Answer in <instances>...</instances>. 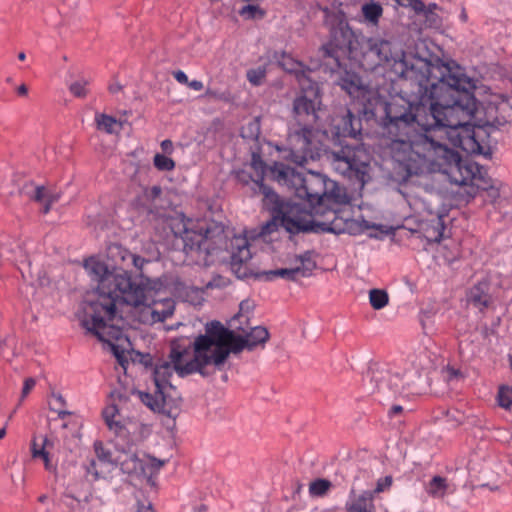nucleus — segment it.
<instances>
[{
    "label": "nucleus",
    "mask_w": 512,
    "mask_h": 512,
    "mask_svg": "<svg viewBox=\"0 0 512 512\" xmlns=\"http://www.w3.org/2000/svg\"><path fill=\"white\" fill-rule=\"evenodd\" d=\"M25 58H26V54H25L24 52H20V53L18 54V59H19L20 61L25 60Z\"/></svg>",
    "instance_id": "obj_56"
},
{
    "label": "nucleus",
    "mask_w": 512,
    "mask_h": 512,
    "mask_svg": "<svg viewBox=\"0 0 512 512\" xmlns=\"http://www.w3.org/2000/svg\"><path fill=\"white\" fill-rule=\"evenodd\" d=\"M442 216H437L425 229V237L429 242H440L444 233Z\"/></svg>",
    "instance_id": "obj_25"
},
{
    "label": "nucleus",
    "mask_w": 512,
    "mask_h": 512,
    "mask_svg": "<svg viewBox=\"0 0 512 512\" xmlns=\"http://www.w3.org/2000/svg\"><path fill=\"white\" fill-rule=\"evenodd\" d=\"M355 118L349 109L341 112L331 119L330 129L321 130L320 125L314 128L311 124L296 121L289 126L287 134V147L284 158L303 166L309 160L320 156L324 147V140L332 138L337 149L331 151L329 159L333 169L362 185L367 182L370 155L361 145L352 146L344 140L347 137L356 138L360 133V122L355 127Z\"/></svg>",
    "instance_id": "obj_6"
},
{
    "label": "nucleus",
    "mask_w": 512,
    "mask_h": 512,
    "mask_svg": "<svg viewBox=\"0 0 512 512\" xmlns=\"http://www.w3.org/2000/svg\"><path fill=\"white\" fill-rule=\"evenodd\" d=\"M154 166L161 171H171L175 167V162L168 156L156 154L154 156Z\"/></svg>",
    "instance_id": "obj_30"
},
{
    "label": "nucleus",
    "mask_w": 512,
    "mask_h": 512,
    "mask_svg": "<svg viewBox=\"0 0 512 512\" xmlns=\"http://www.w3.org/2000/svg\"><path fill=\"white\" fill-rule=\"evenodd\" d=\"M12 416H14V413H11L8 420H10L12 418Z\"/></svg>",
    "instance_id": "obj_60"
},
{
    "label": "nucleus",
    "mask_w": 512,
    "mask_h": 512,
    "mask_svg": "<svg viewBox=\"0 0 512 512\" xmlns=\"http://www.w3.org/2000/svg\"><path fill=\"white\" fill-rule=\"evenodd\" d=\"M260 134V124L258 120L249 122L242 128L241 135L243 138L256 139Z\"/></svg>",
    "instance_id": "obj_34"
},
{
    "label": "nucleus",
    "mask_w": 512,
    "mask_h": 512,
    "mask_svg": "<svg viewBox=\"0 0 512 512\" xmlns=\"http://www.w3.org/2000/svg\"><path fill=\"white\" fill-rule=\"evenodd\" d=\"M460 19L465 22L467 20V14L465 12V10L463 9L461 14H460Z\"/></svg>",
    "instance_id": "obj_53"
},
{
    "label": "nucleus",
    "mask_w": 512,
    "mask_h": 512,
    "mask_svg": "<svg viewBox=\"0 0 512 512\" xmlns=\"http://www.w3.org/2000/svg\"><path fill=\"white\" fill-rule=\"evenodd\" d=\"M275 58L285 71L294 73L299 86L303 89H306L307 80H311L308 77V72H310V69H305L302 62L295 60L292 56L284 52L281 53L279 57L277 54H275Z\"/></svg>",
    "instance_id": "obj_16"
},
{
    "label": "nucleus",
    "mask_w": 512,
    "mask_h": 512,
    "mask_svg": "<svg viewBox=\"0 0 512 512\" xmlns=\"http://www.w3.org/2000/svg\"><path fill=\"white\" fill-rule=\"evenodd\" d=\"M36 382L33 378H27L25 381H24V385H23V388H22V397H26L29 392L34 388Z\"/></svg>",
    "instance_id": "obj_39"
},
{
    "label": "nucleus",
    "mask_w": 512,
    "mask_h": 512,
    "mask_svg": "<svg viewBox=\"0 0 512 512\" xmlns=\"http://www.w3.org/2000/svg\"><path fill=\"white\" fill-rule=\"evenodd\" d=\"M48 499V496L47 495H41L39 498H38V501L40 503H45Z\"/></svg>",
    "instance_id": "obj_54"
},
{
    "label": "nucleus",
    "mask_w": 512,
    "mask_h": 512,
    "mask_svg": "<svg viewBox=\"0 0 512 512\" xmlns=\"http://www.w3.org/2000/svg\"><path fill=\"white\" fill-rule=\"evenodd\" d=\"M187 86L189 88H191L192 90H195V91H200V90H202L204 88V84L200 80L189 81Z\"/></svg>",
    "instance_id": "obj_43"
},
{
    "label": "nucleus",
    "mask_w": 512,
    "mask_h": 512,
    "mask_svg": "<svg viewBox=\"0 0 512 512\" xmlns=\"http://www.w3.org/2000/svg\"><path fill=\"white\" fill-rule=\"evenodd\" d=\"M345 506L348 512H373V493L364 491L357 495L352 489Z\"/></svg>",
    "instance_id": "obj_18"
},
{
    "label": "nucleus",
    "mask_w": 512,
    "mask_h": 512,
    "mask_svg": "<svg viewBox=\"0 0 512 512\" xmlns=\"http://www.w3.org/2000/svg\"><path fill=\"white\" fill-rule=\"evenodd\" d=\"M402 410H403L402 406L394 405L389 410V416H391V417L396 416L397 414L401 413Z\"/></svg>",
    "instance_id": "obj_47"
},
{
    "label": "nucleus",
    "mask_w": 512,
    "mask_h": 512,
    "mask_svg": "<svg viewBox=\"0 0 512 512\" xmlns=\"http://www.w3.org/2000/svg\"><path fill=\"white\" fill-rule=\"evenodd\" d=\"M102 415L108 428L114 431L118 439L113 451L106 450L100 442L94 444L98 462L119 466L124 474L146 479L153 485L152 479L164 466L165 461L145 454L139 456L135 440L129 438L130 434L137 430L138 424L124 419L116 404L106 406Z\"/></svg>",
    "instance_id": "obj_8"
},
{
    "label": "nucleus",
    "mask_w": 512,
    "mask_h": 512,
    "mask_svg": "<svg viewBox=\"0 0 512 512\" xmlns=\"http://www.w3.org/2000/svg\"><path fill=\"white\" fill-rule=\"evenodd\" d=\"M0 257L4 258L7 261H12L16 263H27L30 266V261L28 259L27 253L19 241H13L10 244V247L1 246L0 247Z\"/></svg>",
    "instance_id": "obj_22"
},
{
    "label": "nucleus",
    "mask_w": 512,
    "mask_h": 512,
    "mask_svg": "<svg viewBox=\"0 0 512 512\" xmlns=\"http://www.w3.org/2000/svg\"><path fill=\"white\" fill-rule=\"evenodd\" d=\"M173 77L175 78V80L177 82H179L180 84H184V85H187L188 82H189V79L186 75V73L182 70H177V71H174L173 72Z\"/></svg>",
    "instance_id": "obj_41"
},
{
    "label": "nucleus",
    "mask_w": 512,
    "mask_h": 512,
    "mask_svg": "<svg viewBox=\"0 0 512 512\" xmlns=\"http://www.w3.org/2000/svg\"><path fill=\"white\" fill-rule=\"evenodd\" d=\"M87 80H79L72 83L69 87L70 92L76 97H85L87 95Z\"/></svg>",
    "instance_id": "obj_35"
},
{
    "label": "nucleus",
    "mask_w": 512,
    "mask_h": 512,
    "mask_svg": "<svg viewBox=\"0 0 512 512\" xmlns=\"http://www.w3.org/2000/svg\"><path fill=\"white\" fill-rule=\"evenodd\" d=\"M138 512H154L151 503L145 504H139L138 506Z\"/></svg>",
    "instance_id": "obj_48"
},
{
    "label": "nucleus",
    "mask_w": 512,
    "mask_h": 512,
    "mask_svg": "<svg viewBox=\"0 0 512 512\" xmlns=\"http://www.w3.org/2000/svg\"><path fill=\"white\" fill-rule=\"evenodd\" d=\"M95 122L98 130L108 134L117 133L122 128L121 123L116 118L107 114L96 113Z\"/></svg>",
    "instance_id": "obj_24"
},
{
    "label": "nucleus",
    "mask_w": 512,
    "mask_h": 512,
    "mask_svg": "<svg viewBox=\"0 0 512 512\" xmlns=\"http://www.w3.org/2000/svg\"><path fill=\"white\" fill-rule=\"evenodd\" d=\"M17 93L18 95L20 96H26L27 93H28V88L25 84H21L18 88H17Z\"/></svg>",
    "instance_id": "obj_50"
},
{
    "label": "nucleus",
    "mask_w": 512,
    "mask_h": 512,
    "mask_svg": "<svg viewBox=\"0 0 512 512\" xmlns=\"http://www.w3.org/2000/svg\"><path fill=\"white\" fill-rule=\"evenodd\" d=\"M369 379L372 394L377 395L379 402L383 400H389L397 395H401L405 389L402 383L400 375L393 374L389 369L385 367L373 368L369 372Z\"/></svg>",
    "instance_id": "obj_12"
},
{
    "label": "nucleus",
    "mask_w": 512,
    "mask_h": 512,
    "mask_svg": "<svg viewBox=\"0 0 512 512\" xmlns=\"http://www.w3.org/2000/svg\"><path fill=\"white\" fill-rule=\"evenodd\" d=\"M22 193L41 203L44 214H47L51 206L60 199V193L47 190L43 186H36L33 183L26 184L22 189Z\"/></svg>",
    "instance_id": "obj_14"
},
{
    "label": "nucleus",
    "mask_w": 512,
    "mask_h": 512,
    "mask_svg": "<svg viewBox=\"0 0 512 512\" xmlns=\"http://www.w3.org/2000/svg\"><path fill=\"white\" fill-rule=\"evenodd\" d=\"M214 95H215V94H214V92H213L212 90L208 89V90L206 91V96H210V97H212V96H214Z\"/></svg>",
    "instance_id": "obj_57"
},
{
    "label": "nucleus",
    "mask_w": 512,
    "mask_h": 512,
    "mask_svg": "<svg viewBox=\"0 0 512 512\" xmlns=\"http://www.w3.org/2000/svg\"><path fill=\"white\" fill-rule=\"evenodd\" d=\"M64 404H65V400L62 395H60V394L52 395V401L50 403L51 409L53 411H55L58 414V417L62 420H64L66 416L71 414L69 411L61 409V406H63Z\"/></svg>",
    "instance_id": "obj_31"
},
{
    "label": "nucleus",
    "mask_w": 512,
    "mask_h": 512,
    "mask_svg": "<svg viewBox=\"0 0 512 512\" xmlns=\"http://www.w3.org/2000/svg\"><path fill=\"white\" fill-rule=\"evenodd\" d=\"M302 94L299 95L293 103V111L296 121L308 123L311 125H320L318 122L322 118L321 101L318 94V85L312 80H307L306 89L302 87Z\"/></svg>",
    "instance_id": "obj_11"
},
{
    "label": "nucleus",
    "mask_w": 512,
    "mask_h": 512,
    "mask_svg": "<svg viewBox=\"0 0 512 512\" xmlns=\"http://www.w3.org/2000/svg\"><path fill=\"white\" fill-rule=\"evenodd\" d=\"M254 308H255V303L252 300L245 299L240 302L238 316L248 318L249 315L254 310Z\"/></svg>",
    "instance_id": "obj_36"
},
{
    "label": "nucleus",
    "mask_w": 512,
    "mask_h": 512,
    "mask_svg": "<svg viewBox=\"0 0 512 512\" xmlns=\"http://www.w3.org/2000/svg\"><path fill=\"white\" fill-rule=\"evenodd\" d=\"M398 5L403 7H411L416 12H421L424 9V3L421 0H394Z\"/></svg>",
    "instance_id": "obj_37"
},
{
    "label": "nucleus",
    "mask_w": 512,
    "mask_h": 512,
    "mask_svg": "<svg viewBox=\"0 0 512 512\" xmlns=\"http://www.w3.org/2000/svg\"><path fill=\"white\" fill-rule=\"evenodd\" d=\"M87 473L92 475L94 479H99L101 476L100 471L97 469V462L95 460L91 461L87 467Z\"/></svg>",
    "instance_id": "obj_40"
},
{
    "label": "nucleus",
    "mask_w": 512,
    "mask_h": 512,
    "mask_svg": "<svg viewBox=\"0 0 512 512\" xmlns=\"http://www.w3.org/2000/svg\"><path fill=\"white\" fill-rule=\"evenodd\" d=\"M388 300H389V297L385 290L372 289L369 292L370 304L376 310H380V309L384 308L388 304Z\"/></svg>",
    "instance_id": "obj_26"
},
{
    "label": "nucleus",
    "mask_w": 512,
    "mask_h": 512,
    "mask_svg": "<svg viewBox=\"0 0 512 512\" xmlns=\"http://www.w3.org/2000/svg\"><path fill=\"white\" fill-rule=\"evenodd\" d=\"M231 266L234 269L249 261L252 257L249 241L244 235H235L229 240Z\"/></svg>",
    "instance_id": "obj_15"
},
{
    "label": "nucleus",
    "mask_w": 512,
    "mask_h": 512,
    "mask_svg": "<svg viewBox=\"0 0 512 512\" xmlns=\"http://www.w3.org/2000/svg\"><path fill=\"white\" fill-rule=\"evenodd\" d=\"M266 73L267 70L264 65L258 66L256 68H251L247 71V79L252 85L259 86L263 83L266 77Z\"/></svg>",
    "instance_id": "obj_29"
},
{
    "label": "nucleus",
    "mask_w": 512,
    "mask_h": 512,
    "mask_svg": "<svg viewBox=\"0 0 512 512\" xmlns=\"http://www.w3.org/2000/svg\"><path fill=\"white\" fill-rule=\"evenodd\" d=\"M161 148L163 151L170 153L173 150V143L170 140H164L161 143Z\"/></svg>",
    "instance_id": "obj_46"
},
{
    "label": "nucleus",
    "mask_w": 512,
    "mask_h": 512,
    "mask_svg": "<svg viewBox=\"0 0 512 512\" xmlns=\"http://www.w3.org/2000/svg\"><path fill=\"white\" fill-rule=\"evenodd\" d=\"M204 509H205V507H204V506H201V507L199 508V511H203Z\"/></svg>",
    "instance_id": "obj_59"
},
{
    "label": "nucleus",
    "mask_w": 512,
    "mask_h": 512,
    "mask_svg": "<svg viewBox=\"0 0 512 512\" xmlns=\"http://www.w3.org/2000/svg\"><path fill=\"white\" fill-rule=\"evenodd\" d=\"M251 165H252V167L254 168V170L257 172V174L259 176V178L257 180L253 181V184L255 186L254 190H255L256 193H260V194H262L264 196V193L258 187V182L262 183L264 186H266L263 183V173H264V170H265V164H264L263 160L261 159V157L258 154L253 153Z\"/></svg>",
    "instance_id": "obj_27"
},
{
    "label": "nucleus",
    "mask_w": 512,
    "mask_h": 512,
    "mask_svg": "<svg viewBox=\"0 0 512 512\" xmlns=\"http://www.w3.org/2000/svg\"><path fill=\"white\" fill-rule=\"evenodd\" d=\"M54 446V443L51 439L47 437H43L41 439V443L38 444L37 438L34 437L31 442V455L32 458L37 459L40 458L44 462V466L46 470L51 471L53 469V465L50 460L49 449Z\"/></svg>",
    "instance_id": "obj_21"
},
{
    "label": "nucleus",
    "mask_w": 512,
    "mask_h": 512,
    "mask_svg": "<svg viewBox=\"0 0 512 512\" xmlns=\"http://www.w3.org/2000/svg\"><path fill=\"white\" fill-rule=\"evenodd\" d=\"M332 484L326 479H317L310 483L309 493L312 497H322L327 494Z\"/></svg>",
    "instance_id": "obj_28"
},
{
    "label": "nucleus",
    "mask_w": 512,
    "mask_h": 512,
    "mask_svg": "<svg viewBox=\"0 0 512 512\" xmlns=\"http://www.w3.org/2000/svg\"><path fill=\"white\" fill-rule=\"evenodd\" d=\"M389 122L387 147L392 159L408 175L441 172L456 185H468L480 172L477 163L462 160L453 148H461L467 154L490 156L487 142L477 140V134L464 130L457 134V125L465 120L449 118L448 130L427 120L424 114H414L406 109L398 111L396 106L387 110Z\"/></svg>",
    "instance_id": "obj_2"
},
{
    "label": "nucleus",
    "mask_w": 512,
    "mask_h": 512,
    "mask_svg": "<svg viewBox=\"0 0 512 512\" xmlns=\"http://www.w3.org/2000/svg\"><path fill=\"white\" fill-rule=\"evenodd\" d=\"M361 14L363 17V22L366 25L371 27H377L383 15V7L381 6L380 3L374 0H369L362 4Z\"/></svg>",
    "instance_id": "obj_23"
},
{
    "label": "nucleus",
    "mask_w": 512,
    "mask_h": 512,
    "mask_svg": "<svg viewBox=\"0 0 512 512\" xmlns=\"http://www.w3.org/2000/svg\"><path fill=\"white\" fill-rule=\"evenodd\" d=\"M272 174L278 183L294 189L295 195L304 202H283L271 188L258 182V187L264 193L263 204L273 215V220L264 226V233L271 232L277 225L291 234L316 231L318 228L333 230L329 224L317 223L315 217L329 214L333 220L336 218V210L331 206L349 202L343 188L324 174L313 171L302 174L283 163H275Z\"/></svg>",
    "instance_id": "obj_4"
},
{
    "label": "nucleus",
    "mask_w": 512,
    "mask_h": 512,
    "mask_svg": "<svg viewBox=\"0 0 512 512\" xmlns=\"http://www.w3.org/2000/svg\"><path fill=\"white\" fill-rule=\"evenodd\" d=\"M489 284L486 281L479 282L474 285L467 294V300L474 307L483 311L490 303V296L488 294Z\"/></svg>",
    "instance_id": "obj_20"
},
{
    "label": "nucleus",
    "mask_w": 512,
    "mask_h": 512,
    "mask_svg": "<svg viewBox=\"0 0 512 512\" xmlns=\"http://www.w3.org/2000/svg\"><path fill=\"white\" fill-rule=\"evenodd\" d=\"M108 89L111 94L115 95L122 90V86L118 82H113L109 85Z\"/></svg>",
    "instance_id": "obj_45"
},
{
    "label": "nucleus",
    "mask_w": 512,
    "mask_h": 512,
    "mask_svg": "<svg viewBox=\"0 0 512 512\" xmlns=\"http://www.w3.org/2000/svg\"><path fill=\"white\" fill-rule=\"evenodd\" d=\"M239 14L245 19L261 18L264 12L257 5L248 4L239 10Z\"/></svg>",
    "instance_id": "obj_32"
},
{
    "label": "nucleus",
    "mask_w": 512,
    "mask_h": 512,
    "mask_svg": "<svg viewBox=\"0 0 512 512\" xmlns=\"http://www.w3.org/2000/svg\"><path fill=\"white\" fill-rule=\"evenodd\" d=\"M152 193H153V195H155V196L159 195V194L161 193V188H160V187H158V186H154V187L152 188Z\"/></svg>",
    "instance_id": "obj_52"
},
{
    "label": "nucleus",
    "mask_w": 512,
    "mask_h": 512,
    "mask_svg": "<svg viewBox=\"0 0 512 512\" xmlns=\"http://www.w3.org/2000/svg\"><path fill=\"white\" fill-rule=\"evenodd\" d=\"M216 229L208 227L206 222L188 220L184 223L182 240L184 251L187 255L195 254V261L199 264L208 265V257L215 251L221 249L220 243L223 240L222 232L215 234Z\"/></svg>",
    "instance_id": "obj_10"
},
{
    "label": "nucleus",
    "mask_w": 512,
    "mask_h": 512,
    "mask_svg": "<svg viewBox=\"0 0 512 512\" xmlns=\"http://www.w3.org/2000/svg\"><path fill=\"white\" fill-rule=\"evenodd\" d=\"M392 484V477L391 476H385L384 478H381L377 481V485L375 488V493H380L388 489Z\"/></svg>",
    "instance_id": "obj_38"
},
{
    "label": "nucleus",
    "mask_w": 512,
    "mask_h": 512,
    "mask_svg": "<svg viewBox=\"0 0 512 512\" xmlns=\"http://www.w3.org/2000/svg\"><path fill=\"white\" fill-rule=\"evenodd\" d=\"M500 193L497 188L490 187L486 191V200L489 199L490 202H495V200L499 197Z\"/></svg>",
    "instance_id": "obj_42"
},
{
    "label": "nucleus",
    "mask_w": 512,
    "mask_h": 512,
    "mask_svg": "<svg viewBox=\"0 0 512 512\" xmlns=\"http://www.w3.org/2000/svg\"><path fill=\"white\" fill-rule=\"evenodd\" d=\"M268 338L269 332L262 326L252 328L242 337L235 335L220 322L207 323L205 334L198 336L193 342V358H189L187 349L191 343L172 341L169 359H161L154 365V394L138 391L136 396L152 411L171 416L173 410L178 408L180 400L176 388L171 383V377L175 372L180 377L195 372L203 374L206 365L219 366L225 362L230 352L237 353L244 348L251 350L264 344Z\"/></svg>",
    "instance_id": "obj_3"
},
{
    "label": "nucleus",
    "mask_w": 512,
    "mask_h": 512,
    "mask_svg": "<svg viewBox=\"0 0 512 512\" xmlns=\"http://www.w3.org/2000/svg\"><path fill=\"white\" fill-rule=\"evenodd\" d=\"M421 323H422L423 329L426 331V333H428L429 332V328H428L427 320L422 317L421 318Z\"/></svg>",
    "instance_id": "obj_51"
},
{
    "label": "nucleus",
    "mask_w": 512,
    "mask_h": 512,
    "mask_svg": "<svg viewBox=\"0 0 512 512\" xmlns=\"http://www.w3.org/2000/svg\"><path fill=\"white\" fill-rule=\"evenodd\" d=\"M456 491V485L445 477L435 475L425 484V492L432 498L442 499Z\"/></svg>",
    "instance_id": "obj_17"
},
{
    "label": "nucleus",
    "mask_w": 512,
    "mask_h": 512,
    "mask_svg": "<svg viewBox=\"0 0 512 512\" xmlns=\"http://www.w3.org/2000/svg\"><path fill=\"white\" fill-rule=\"evenodd\" d=\"M498 403L502 408L508 409L512 405V388L502 386L498 391Z\"/></svg>",
    "instance_id": "obj_33"
},
{
    "label": "nucleus",
    "mask_w": 512,
    "mask_h": 512,
    "mask_svg": "<svg viewBox=\"0 0 512 512\" xmlns=\"http://www.w3.org/2000/svg\"><path fill=\"white\" fill-rule=\"evenodd\" d=\"M476 81L467 76L464 69L455 62H449L441 68V76L431 84L429 100L426 103H411L406 110L414 114H424L427 120L448 130L449 118L468 117L457 125V134L464 130L477 134V140L484 138L506 123L504 117L498 116L494 104L479 107L474 90Z\"/></svg>",
    "instance_id": "obj_5"
},
{
    "label": "nucleus",
    "mask_w": 512,
    "mask_h": 512,
    "mask_svg": "<svg viewBox=\"0 0 512 512\" xmlns=\"http://www.w3.org/2000/svg\"><path fill=\"white\" fill-rule=\"evenodd\" d=\"M339 86L352 98L364 97L366 89L360 77L352 72L345 71L338 81Z\"/></svg>",
    "instance_id": "obj_19"
},
{
    "label": "nucleus",
    "mask_w": 512,
    "mask_h": 512,
    "mask_svg": "<svg viewBox=\"0 0 512 512\" xmlns=\"http://www.w3.org/2000/svg\"><path fill=\"white\" fill-rule=\"evenodd\" d=\"M435 8H437L436 4L429 5V10H432V9H435Z\"/></svg>",
    "instance_id": "obj_58"
},
{
    "label": "nucleus",
    "mask_w": 512,
    "mask_h": 512,
    "mask_svg": "<svg viewBox=\"0 0 512 512\" xmlns=\"http://www.w3.org/2000/svg\"><path fill=\"white\" fill-rule=\"evenodd\" d=\"M446 372L449 380L458 378L460 376V371L453 367H447Z\"/></svg>",
    "instance_id": "obj_44"
},
{
    "label": "nucleus",
    "mask_w": 512,
    "mask_h": 512,
    "mask_svg": "<svg viewBox=\"0 0 512 512\" xmlns=\"http://www.w3.org/2000/svg\"><path fill=\"white\" fill-rule=\"evenodd\" d=\"M301 266H296L294 268H281L276 270H269L262 273L265 280L272 281L276 277L285 278L288 280H297L300 277H308L311 275L313 269L315 268V263L310 259H304V257H300Z\"/></svg>",
    "instance_id": "obj_13"
},
{
    "label": "nucleus",
    "mask_w": 512,
    "mask_h": 512,
    "mask_svg": "<svg viewBox=\"0 0 512 512\" xmlns=\"http://www.w3.org/2000/svg\"><path fill=\"white\" fill-rule=\"evenodd\" d=\"M6 435V427L0 429V439H3Z\"/></svg>",
    "instance_id": "obj_55"
},
{
    "label": "nucleus",
    "mask_w": 512,
    "mask_h": 512,
    "mask_svg": "<svg viewBox=\"0 0 512 512\" xmlns=\"http://www.w3.org/2000/svg\"><path fill=\"white\" fill-rule=\"evenodd\" d=\"M107 263L90 257L84 268L96 283V294L80 305L77 317L88 332L107 343L115 357L123 365L124 354L131 343L118 323L117 304H126L141 312L139 320L154 324L172 316L175 302L169 297L167 287L161 279L149 278L141 272L148 261L131 253L120 244L107 248Z\"/></svg>",
    "instance_id": "obj_1"
},
{
    "label": "nucleus",
    "mask_w": 512,
    "mask_h": 512,
    "mask_svg": "<svg viewBox=\"0 0 512 512\" xmlns=\"http://www.w3.org/2000/svg\"><path fill=\"white\" fill-rule=\"evenodd\" d=\"M366 53L373 55L377 63L389 66L398 77L415 85L413 93L417 101H409L402 106L391 103L387 105L386 111L390 106H396L398 111H402L411 103H426L429 100L431 84L436 83L441 76L442 66L447 64L435 65L426 56L406 54L396 36L387 32L367 38ZM388 122L389 118L386 115L384 125Z\"/></svg>",
    "instance_id": "obj_7"
},
{
    "label": "nucleus",
    "mask_w": 512,
    "mask_h": 512,
    "mask_svg": "<svg viewBox=\"0 0 512 512\" xmlns=\"http://www.w3.org/2000/svg\"><path fill=\"white\" fill-rule=\"evenodd\" d=\"M191 293L195 294V301H192L194 304H198L200 302L202 291L199 289H191Z\"/></svg>",
    "instance_id": "obj_49"
},
{
    "label": "nucleus",
    "mask_w": 512,
    "mask_h": 512,
    "mask_svg": "<svg viewBox=\"0 0 512 512\" xmlns=\"http://www.w3.org/2000/svg\"><path fill=\"white\" fill-rule=\"evenodd\" d=\"M325 23L330 30V40L321 48L323 55L334 59L339 67L345 58H356L359 37L349 26L345 14L326 12Z\"/></svg>",
    "instance_id": "obj_9"
},
{
    "label": "nucleus",
    "mask_w": 512,
    "mask_h": 512,
    "mask_svg": "<svg viewBox=\"0 0 512 512\" xmlns=\"http://www.w3.org/2000/svg\"><path fill=\"white\" fill-rule=\"evenodd\" d=\"M408 205L412 206V202L410 200H407Z\"/></svg>",
    "instance_id": "obj_61"
}]
</instances>
